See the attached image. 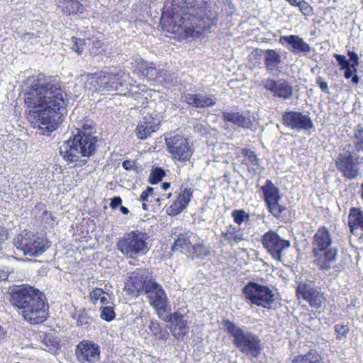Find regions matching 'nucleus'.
<instances>
[{"label":"nucleus","instance_id":"obj_1","mask_svg":"<svg viewBox=\"0 0 363 363\" xmlns=\"http://www.w3.org/2000/svg\"><path fill=\"white\" fill-rule=\"evenodd\" d=\"M218 15L207 2L180 6L172 0L171 7L164 8L160 23L164 30L182 40H196L211 33L218 26Z\"/></svg>","mask_w":363,"mask_h":363},{"label":"nucleus","instance_id":"obj_2","mask_svg":"<svg viewBox=\"0 0 363 363\" xmlns=\"http://www.w3.org/2000/svg\"><path fill=\"white\" fill-rule=\"evenodd\" d=\"M31 84L24 94L29 113H60L67 107L60 85L55 79L40 73L32 77Z\"/></svg>","mask_w":363,"mask_h":363},{"label":"nucleus","instance_id":"obj_3","mask_svg":"<svg viewBox=\"0 0 363 363\" xmlns=\"http://www.w3.org/2000/svg\"><path fill=\"white\" fill-rule=\"evenodd\" d=\"M77 134L63 142L60 147V154L63 159L74 167L86 164L96 149L97 137L84 131L93 129L95 123L85 115H78Z\"/></svg>","mask_w":363,"mask_h":363},{"label":"nucleus","instance_id":"obj_4","mask_svg":"<svg viewBox=\"0 0 363 363\" xmlns=\"http://www.w3.org/2000/svg\"><path fill=\"white\" fill-rule=\"evenodd\" d=\"M11 303L31 324L43 323L48 317V304L43 292L33 286L21 285L10 289Z\"/></svg>","mask_w":363,"mask_h":363},{"label":"nucleus","instance_id":"obj_5","mask_svg":"<svg viewBox=\"0 0 363 363\" xmlns=\"http://www.w3.org/2000/svg\"><path fill=\"white\" fill-rule=\"evenodd\" d=\"M225 331L233 337V345L243 354L257 359L262 350V340L255 333L245 330L243 326L230 321L223 320Z\"/></svg>","mask_w":363,"mask_h":363},{"label":"nucleus","instance_id":"obj_6","mask_svg":"<svg viewBox=\"0 0 363 363\" xmlns=\"http://www.w3.org/2000/svg\"><path fill=\"white\" fill-rule=\"evenodd\" d=\"M337 251V248L333 245L331 235L328 228L325 226L318 228L312 241L313 262L318 268L325 272L335 267Z\"/></svg>","mask_w":363,"mask_h":363},{"label":"nucleus","instance_id":"obj_7","mask_svg":"<svg viewBox=\"0 0 363 363\" xmlns=\"http://www.w3.org/2000/svg\"><path fill=\"white\" fill-rule=\"evenodd\" d=\"M150 238L147 233L139 230H133L125 233L117 243V249L126 258L135 259L138 257L145 255L150 250L148 242Z\"/></svg>","mask_w":363,"mask_h":363},{"label":"nucleus","instance_id":"obj_8","mask_svg":"<svg viewBox=\"0 0 363 363\" xmlns=\"http://www.w3.org/2000/svg\"><path fill=\"white\" fill-rule=\"evenodd\" d=\"M13 245L24 255L38 257L49 248L48 240L30 231L24 230L13 240Z\"/></svg>","mask_w":363,"mask_h":363},{"label":"nucleus","instance_id":"obj_9","mask_svg":"<svg viewBox=\"0 0 363 363\" xmlns=\"http://www.w3.org/2000/svg\"><path fill=\"white\" fill-rule=\"evenodd\" d=\"M245 300L252 305L271 309L274 302V293L267 285L255 281H249L242 289Z\"/></svg>","mask_w":363,"mask_h":363},{"label":"nucleus","instance_id":"obj_10","mask_svg":"<svg viewBox=\"0 0 363 363\" xmlns=\"http://www.w3.org/2000/svg\"><path fill=\"white\" fill-rule=\"evenodd\" d=\"M261 242L271 257L279 262L282 261L283 255L291 245L290 240L281 238L276 231L272 230L262 235Z\"/></svg>","mask_w":363,"mask_h":363},{"label":"nucleus","instance_id":"obj_11","mask_svg":"<svg viewBox=\"0 0 363 363\" xmlns=\"http://www.w3.org/2000/svg\"><path fill=\"white\" fill-rule=\"evenodd\" d=\"M351 149V145H347L335 161L337 169L349 179H353L359 174V157Z\"/></svg>","mask_w":363,"mask_h":363},{"label":"nucleus","instance_id":"obj_12","mask_svg":"<svg viewBox=\"0 0 363 363\" xmlns=\"http://www.w3.org/2000/svg\"><path fill=\"white\" fill-rule=\"evenodd\" d=\"M143 293L147 296L150 305L155 309L159 316L167 311L168 298L162 286L155 279H150L147 281Z\"/></svg>","mask_w":363,"mask_h":363},{"label":"nucleus","instance_id":"obj_13","mask_svg":"<svg viewBox=\"0 0 363 363\" xmlns=\"http://www.w3.org/2000/svg\"><path fill=\"white\" fill-rule=\"evenodd\" d=\"M165 143L169 152L174 160L182 162L189 160L192 150L186 138L179 134L169 135L165 137Z\"/></svg>","mask_w":363,"mask_h":363},{"label":"nucleus","instance_id":"obj_14","mask_svg":"<svg viewBox=\"0 0 363 363\" xmlns=\"http://www.w3.org/2000/svg\"><path fill=\"white\" fill-rule=\"evenodd\" d=\"M261 189L269 211L274 217L281 218L286 208L279 203L281 199L279 189L275 186L271 180L267 179Z\"/></svg>","mask_w":363,"mask_h":363},{"label":"nucleus","instance_id":"obj_15","mask_svg":"<svg viewBox=\"0 0 363 363\" xmlns=\"http://www.w3.org/2000/svg\"><path fill=\"white\" fill-rule=\"evenodd\" d=\"M296 295L309 303L311 307L319 309L324 301V297L315 283L311 280L300 281L297 286Z\"/></svg>","mask_w":363,"mask_h":363},{"label":"nucleus","instance_id":"obj_16","mask_svg":"<svg viewBox=\"0 0 363 363\" xmlns=\"http://www.w3.org/2000/svg\"><path fill=\"white\" fill-rule=\"evenodd\" d=\"M74 356L79 363H96L101 359L100 346L94 341L83 340L75 346Z\"/></svg>","mask_w":363,"mask_h":363},{"label":"nucleus","instance_id":"obj_17","mask_svg":"<svg viewBox=\"0 0 363 363\" xmlns=\"http://www.w3.org/2000/svg\"><path fill=\"white\" fill-rule=\"evenodd\" d=\"M349 60L342 55L334 54L333 57L337 62L340 70H344V77L345 79H349L351 78V83L352 84H358L360 78L357 75V67L359 65L358 55L354 51H347Z\"/></svg>","mask_w":363,"mask_h":363},{"label":"nucleus","instance_id":"obj_18","mask_svg":"<svg viewBox=\"0 0 363 363\" xmlns=\"http://www.w3.org/2000/svg\"><path fill=\"white\" fill-rule=\"evenodd\" d=\"M125 74L118 72L101 73L96 78V82L99 84V90L101 91H122L125 82Z\"/></svg>","mask_w":363,"mask_h":363},{"label":"nucleus","instance_id":"obj_19","mask_svg":"<svg viewBox=\"0 0 363 363\" xmlns=\"http://www.w3.org/2000/svg\"><path fill=\"white\" fill-rule=\"evenodd\" d=\"M59 115H27L33 128L42 130V134L50 133L57 129Z\"/></svg>","mask_w":363,"mask_h":363},{"label":"nucleus","instance_id":"obj_20","mask_svg":"<svg viewBox=\"0 0 363 363\" xmlns=\"http://www.w3.org/2000/svg\"><path fill=\"white\" fill-rule=\"evenodd\" d=\"M279 43L295 55H307L311 50L310 45L297 35H282L279 38Z\"/></svg>","mask_w":363,"mask_h":363},{"label":"nucleus","instance_id":"obj_21","mask_svg":"<svg viewBox=\"0 0 363 363\" xmlns=\"http://www.w3.org/2000/svg\"><path fill=\"white\" fill-rule=\"evenodd\" d=\"M264 88L273 93L274 96L284 99H289L293 94L292 86L284 79H267Z\"/></svg>","mask_w":363,"mask_h":363},{"label":"nucleus","instance_id":"obj_22","mask_svg":"<svg viewBox=\"0 0 363 363\" xmlns=\"http://www.w3.org/2000/svg\"><path fill=\"white\" fill-rule=\"evenodd\" d=\"M284 125L296 131L308 130L313 128L308 115H282Z\"/></svg>","mask_w":363,"mask_h":363},{"label":"nucleus","instance_id":"obj_23","mask_svg":"<svg viewBox=\"0 0 363 363\" xmlns=\"http://www.w3.org/2000/svg\"><path fill=\"white\" fill-rule=\"evenodd\" d=\"M145 115L143 120L138 125L136 128V135L140 140L147 138L153 132H155L158 129V126L160 123V118H158V115Z\"/></svg>","mask_w":363,"mask_h":363},{"label":"nucleus","instance_id":"obj_24","mask_svg":"<svg viewBox=\"0 0 363 363\" xmlns=\"http://www.w3.org/2000/svg\"><path fill=\"white\" fill-rule=\"evenodd\" d=\"M165 320L172 322V333L178 340H182L183 337L188 333L189 328L187 326V321L184 319V317L182 314L178 312L170 313Z\"/></svg>","mask_w":363,"mask_h":363},{"label":"nucleus","instance_id":"obj_25","mask_svg":"<svg viewBox=\"0 0 363 363\" xmlns=\"http://www.w3.org/2000/svg\"><path fill=\"white\" fill-rule=\"evenodd\" d=\"M244 240V235L240 229L233 225H230L227 227L225 231L221 233L220 245L222 246L230 245L233 247Z\"/></svg>","mask_w":363,"mask_h":363},{"label":"nucleus","instance_id":"obj_26","mask_svg":"<svg viewBox=\"0 0 363 363\" xmlns=\"http://www.w3.org/2000/svg\"><path fill=\"white\" fill-rule=\"evenodd\" d=\"M185 101L193 107L207 108L216 104V98L212 94H189L185 96Z\"/></svg>","mask_w":363,"mask_h":363},{"label":"nucleus","instance_id":"obj_27","mask_svg":"<svg viewBox=\"0 0 363 363\" xmlns=\"http://www.w3.org/2000/svg\"><path fill=\"white\" fill-rule=\"evenodd\" d=\"M83 0H58L57 6L65 16H74L83 13L85 6L82 4Z\"/></svg>","mask_w":363,"mask_h":363},{"label":"nucleus","instance_id":"obj_28","mask_svg":"<svg viewBox=\"0 0 363 363\" xmlns=\"http://www.w3.org/2000/svg\"><path fill=\"white\" fill-rule=\"evenodd\" d=\"M135 72L140 74L149 80H156L160 77V70L153 63L140 60L135 61Z\"/></svg>","mask_w":363,"mask_h":363},{"label":"nucleus","instance_id":"obj_29","mask_svg":"<svg viewBox=\"0 0 363 363\" xmlns=\"http://www.w3.org/2000/svg\"><path fill=\"white\" fill-rule=\"evenodd\" d=\"M348 225L352 233L355 230H363V211L357 208H352L348 215ZM361 238H363V234Z\"/></svg>","mask_w":363,"mask_h":363},{"label":"nucleus","instance_id":"obj_30","mask_svg":"<svg viewBox=\"0 0 363 363\" xmlns=\"http://www.w3.org/2000/svg\"><path fill=\"white\" fill-rule=\"evenodd\" d=\"M264 65L267 70L274 71L281 62V57L275 50L268 49L264 51Z\"/></svg>","mask_w":363,"mask_h":363},{"label":"nucleus","instance_id":"obj_31","mask_svg":"<svg viewBox=\"0 0 363 363\" xmlns=\"http://www.w3.org/2000/svg\"><path fill=\"white\" fill-rule=\"evenodd\" d=\"M172 250L173 251L179 250L180 252L186 254L191 253L192 245L189 240V236L188 234H179L177 236V238L174 240Z\"/></svg>","mask_w":363,"mask_h":363},{"label":"nucleus","instance_id":"obj_32","mask_svg":"<svg viewBox=\"0 0 363 363\" xmlns=\"http://www.w3.org/2000/svg\"><path fill=\"white\" fill-rule=\"evenodd\" d=\"M291 363H323V358L315 350H310L303 355H298Z\"/></svg>","mask_w":363,"mask_h":363},{"label":"nucleus","instance_id":"obj_33","mask_svg":"<svg viewBox=\"0 0 363 363\" xmlns=\"http://www.w3.org/2000/svg\"><path fill=\"white\" fill-rule=\"evenodd\" d=\"M72 318L77 320L78 327H88L94 322V318L89 314V311L85 308H81L77 311L72 315Z\"/></svg>","mask_w":363,"mask_h":363},{"label":"nucleus","instance_id":"obj_34","mask_svg":"<svg viewBox=\"0 0 363 363\" xmlns=\"http://www.w3.org/2000/svg\"><path fill=\"white\" fill-rule=\"evenodd\" d=\"M147 277L144 275L143 271H137L133 273L130 277V282L138 293H143L145 291V286L147 283Z\"/></svg>","mask_w":363,"mask_h":363},{"label":"nucleus","instance_id":"obj_35","mask_svg":"<svg viewBox=\"0 0 363 363\" xmlns=\"http://www.w3.org/2000/svg\"><path fill=\"white\" fill-rule=\"evenodd\" d=\"M351 140L353 144V149L351 150L355 153L363 152V127L361 125L354 128Z\"/></svg>","mask_w":363,"mask_h":363},{"label":"nucleus","instance_id":"obj_36","mask_svg":"<svg viewBox=\"0 0 363 363\" xmlns=\"http://www.w3.org/2000/svg\"><path fill=\"white\" fill-rule=\"evenodd\" d=\"M43 350L48 351H55L59 346V339L53 333H43L40 335Z\"/></svg>","mask_w":363,"mask_h":363},{"label":"nucleus","instance_id":"obj_37","mask_svg":"<svg viewBox=\"0 0 363 363\" xmlns=\"http://www.w3.org/2000/svg\"><path fill=\"white\" fill-rule=\"evenodd\" d=\"M242 155L244 156L245 159L242 162V164L248 166H259V159L257 157L255 152L250 149L243 148L242 150Z\"/></svg>","mask_w":363,"mask_h":363},{"label":"nucleus","instance_id":"obj_38","mask_svg":"<svg viewBox=\"0 0 363 363\" xmlns=\"http://www.w3.org/2000/svg\"><path fill=\"white\" fill-rule=\"evenodd\" d=\"M166 176L165 171L161 167H153L148 178L150 184L155 185L158 184Z\"/></svg>","mask_w":363,"mask_h":363},{"label":"nucleus","instance_id":"obj_39","mask_svg":"<svg viewBox=\"0 0 363 363\" xmlns=\"http://www.w3.org/2000/svg\"><path fill=\"white\" fill-rule=\"evenodd\" d=\"M187 207L183 202L177 199L173 203L167 208V213L171 216H175L182 212Z\"/></svg>","mask_w":363,"mask_h":363},{"label":"nucleus","instance_id":"obj_40","mask_svg":"<svg viewBox=\"0 0 363 363\" xmlns=\"http://www.w3.org/2000/svg\"><path fill=\"white\" fill-rule=\"evenodd\" d=\"M209 254L208 249L203 243H198L192 245L191 252L189 255L195 256L196 257H203Z\"/></svg>","mask_w":363,"mask_h":363},{"label":"nucleus","instance_id":"obj_41","mask_svg":"<svg viewBox=\"0 0 363 363\" xmlns=\"http://www.w3.org/2000/svg\"><path fill=\"white\" fill-rule=\"evenodd\" d=\"M231 215L234 221L238 225H241L245 220H248L250 217L242 209L233 210Z\"/></svg>","mask_w":363,"mask_h":363},{"label":"nucleus","instance_id":"obj_42","mask_svg":"<svg viewBox=\"0 0 363 363\" xmlns=\"http://www.w3.org/2000/svg\"><path fill=\"white\" fill-rule=\"evenodd\" d=\"M71 41L72 43V50L77 54L81 55L83 52L86 45L85 40L77 37H72L71 38Z\"/></svg>","mask_w":363,"mask_h":363},{"label":"nucleus","instance_id":"obj_43","mask_svg":"<svg viewBox=\"0 0 363 363\" xmlns=\"http://www.w3.org/2000/svg\"><path fill=\"white\" fill-rule=\"evenodd\" d=\"M101 318L107 321L110 322L115 318L116 313L113 307L104 306L101 308Z\"/></svg>","mask_w":363,"mask_h":363},{"label":"nucleus","instance_id":"obj_44","mask_svg":"<svg viewBox=\"0 0 363 363\" xmlns=\"http://www.w3.org/2000/svg\"><path fill=\"white\" fill-rule=\"evenodd\" d=\"M40 220L45 225L53 227L57 223L56 218L50 211H44L40 216Z\"/></svg>","mask_w":363,"mask_h":363},{"label":"nucleus","instance_id":"obj_45","mask_svg":"<svg viewBox=\"0 0 363 363\" xmlns=\"http://www.w3.org/2000/svg\"><path fill=\"white\" fill-rule=\"evenodd\" d=\"M192 191L190 188L185 187L182 189L177 199L183 202L186 206H188L191 199L192 197Z\"/></svg>","mask_w":363,"mask_h":363},{"label":"nucleus","instance_id":"obj_46","mask_svg":"<svg viewBox=\"0 0 363 363\" xmlns=\"http://www.w3.org/2000/svg\"><path fill=\"white\" fill-rule=\"evenodd\" d=\"M296 6H298L299 8V11L306 16H309L313 14L312 6L304 0L298 1Z\"/></svg>","mask_w":363,"mask_h":363},{"label":"nucleus","instance_id":"obj_47","mask_svg":"<svg viewBox=\"0 0 363 363\" xmlns=\"http://www.w3.org/2000/svg\"><path fill=\"white\" fill-rule=\"evenodd\" d=\"M147 91V86L145 84H139L138 86H132L129 90L130 94L134 98H139L143 93Z\"/></svg>","mask_w":363,"mask_h":363},{"label":"nucleus","instance_id":"obj_48","mask_svg":"<svg viewBox=\"0 0 363 363\" xmlns=\"http://www.w3.org/2000/svg\"><path fill=\"white\" fill-rule=\"evenodd\" d=\"M149 330L151 331L152 335L157 337L158 338L163 339L164 337L162 335V330L160 324L156 320H151L149 325Z\"/></svg>","mask_w":363,"mask_h":363},{"label":"nucleus","instance_id":"obj_49","mask_svg":"<svg viewBox=\"0 0 363 363\" xmlns=\"http://www.w3.org/2000/svg\"><path fill=\"white\" fill-rule=\"evenodd\" d=\"M225 120L231 121L240 126L245 127V118L243 115H223Z\"/></svg>","mask_w":363,"mask_h":363},{"label":"nucleus","instance_id":"obj_50","mask_svg":"<svg viewBox=\"0 0 363 363\" xmlns=\"http://www.w3.org/2000/svg\"><path fill=\"white\" fill-rule=\"evenodd\" d=\"M334 328L335 333H337V338L339 340H340L342 337H345L349 332L348 327L342 324H336Z\"/></svg>","mask_w":363,"mask_h":363},{"label":"nucleus","instance_id":"obj_51","mask_svg":"<svg viewBox=\"0 0 363 363\" xmlns=\"http://www.w3.org/2000/svg\"><path fill=\"white\" fill-rule=\"evenodd\" d=\"M104 294L105 291L102 289L96 287L90 292L89 297L93 303H95Z\"/></svg>","mask_w":363,"mask_h":363},{"label":"nucleus","instance_id":"obj_52","mask_svg":"<svg viewBox=\"0 0 363 363\" xmlns=\"http://www.w3.org/2000/svg\"><path fill=\"white\" fill-rule=\"evenodd\" d=\"M316 84L319 86V88L321 89L322 91L325 93L329 92L328 85L327 82L324 80V79L318 76L316 78Z\"/></svg>","mask_w":363,"mask_h":363},{"label":"nucleus","instance_id":"obj_53","mask_svg":"<svg viewBox=\"0 0 363 363\" xmlns=\"http://www.w3.org/2000/svg\"><path fill=\"white\" fill-rule=\"evenodd\" d=\"M9 233L5 227L0 226V250L2 249V245L8 240Z\"/></svg>","mask_w":363,"mask_h":363},{"label":"nucleus","instance_id":"obj_54","mask_svg":"<svg viewBox=\"0 0 363 363\" xmlns=\"http://www.w3.org/2000/svg\"><path fill=\"white\" fill-rule=\"evenodd\" d=\"M45 208V205L43 203L40 202L35 206L34 208L32 210V213L35 216L40 212H42L43 213L44 211H48Z\"/></svg>","mask_w":363,"mask_h":363},{"label":"nucleus","instance_id":"obj_55","mask_svg":"<svg viewBox=\"0 0 363 363\" xmlns=\"http://www.w3.org/2000/svg\"><path fill=\"white\" fill-rule=\"evenodd\" d=\"M122 203V199L120 196H114L111 199L110 206L113 209H116L118 206H120Z\"/></svg>","mask_w":363,"mask_h":363},{"label":"nucleus","instance_id":"obj_56","mask_svg":"<svg viewBox=\"0 0 363 363\" xmlns=\"http://www.w3.org/2000/svg\"><path fill=\"white\" fill-rule=\"evenodd\" d=\"M10 272L8 267H3L0 268V281L7 280L9 276Z\"/></svg>","mask_w":363,"mask_h":363},{"label":"nucleus","instance_id":"obj_57","mask_svg":"<svg viewBox=\"0 0 363 363\" xmlns=\"http://www.w3.org/2000/svg\"><path fill=\"white\" fill-rule=\"evenodd\" d=\"M135 162L132 160H126L122 162V167L125 170H130L135 165Z\"/></svg>","mask_w":363,"mask_h":363},{"label":"nucleus","instance_id":"obj_58","mask_svg":"<svg viewBox=\"0 0 363 363\" xmlns=\"http://www.w3.org/2000/svg\"><path fill=\"white\" fill-rule=\"evenodd\" d=\"M104 45V43L102 40L99 39H95L92 41V48H96V50H99Z\"/></svg>","mask_w":363,"mask_h":363},{"label":"nucleus","instance_id":"obj_59","mask_svg":"<svg viewBox=\"0 0 363 363\" xmlns=\"http://www.w3.org/2000/svg\"><path fill=\"white\" fill-rule=\"evenodd\" d=\"M148 197H149V195L144 191L142 192V194L140 196V200L141 201H148Z\"/></svg>","mask_w":363,"mask_h":363},{"label":"nucleus","instance_id":"obj_60","mask_svg":"<svg viewBox=\"0 0 363 363\" xmlns=\"http://www.w3.org/2000/svg\"><path fill=\"white\" fill-rule=\"evenodd\" d=\"M6 335V331L0 325V342L3 340Z\"/></svg>","mask_w":363,"mask_h":363},{"label":"nucleus","instance_id":"obj_61","mask_svg":"<svg viewBox=\"0 0 363 363\" xmlns=\"http://www.w3.org/2000/svg\"><path fill=\"white\" fill-rule=\"evenodd\" d=\"M120 211L123 215H127L129 213V210L127 207L120 206Z\"/></svg>","mask_w":363,"mask_h":363},{"label":"nucleus","instance_id":"obj_62","mask_svg":"<svg viewBox=\"0 0 363 363\" xmlns=\"http://www.w3.org/2000/svg\"><path fill=\"white\" fill-rule=\"evenodd\" d=\"M170 187V183L169 182H163L162 184V189L164 191L169 189Z\"/></svg>","mask_w":363,"mask_h":363},{"label":"nucleus","instance_id":"obj_63","mask_svg":"<svg viewBox=\"0 0 363 363\" xmlns=\"http://www.w3.org/2000/svg\"><path fill=\"white\" fill-rule=\"evenodd\" d=\"M99 300H100L101 303L104 305H106L108 303V299L105 296H101Z\"/></svg>","mask_w":363,"mask_h":363},{"label":"nucleus","instance_id":"obj_64","mask_svg":"<svg viewBox=\"0 0 363 363\" xmlns=\"http://www.w3.org/2000/svg\"><path fill=\"white\" fill-rule=\"evenodd\" d=\"M149 196L152 195L154 191V188L148 186L145 191Z\"/></svg>","mask_w":363,"mask_h":363}]
</instances>
